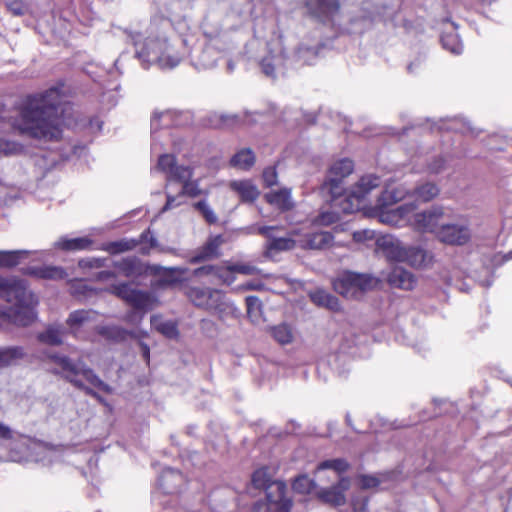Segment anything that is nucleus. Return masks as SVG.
<instances>
[{
    "label": "nucleus",
    "mask_w": 512,
    "mask_h": 512,
    "mask_svg": "<svg viewBox=\"0 0 512 512\" xmlns=\"http://www.w3.org/2000/svg\"><path fill=\"white\" fill-rule=\"evenodd\" d=\"M62 92L59 87L29 95L22 103L19 118L13 126L21 134L39 140H57L62 134L60 104Z\"/></svg>",
    "instance_id": "1"
},
{
    "label": "nucleus",
    "mask_w": 512,
    "mask_h": 512,
    "mask_svg": "<svg viewBox=\"0 0 512 512\" xmlns=\"http://www.w3.org/2000/svg\"><path fill=\"white\" fill-rule=\"evenodd\" d=\"M0 298L12 304L1 312L10 323L28 326L35 320L38 301L24 280L0 275Z\"/></svg>",
    "instance_id": "2"
},
{
    "label": "nucleus",
    "mask_w": 512,
    "mask_h": 512,
    "mask_svg": "<svg viewBox=\"0 0 512 512\" xmlns=\"http://www.w3.org/2000/svg\"><path fill=\"white\" fill-rule=\"evenodd\" d=\"M48 358L56 366L53 370L55 374H60L75 387L83 390L85 394L95 398L100 403H104V399L92 388L86 386L83 379L94 388H97L107 394L112 393V387L101 380L99 376L82 361L76 363L69 357L56 353L48 355Z\"/></svg>",
    "instance_id": "3"
},
{
    "label": "nucleus",
    "mask_w": 512,
    "mask_h": 512,
    "mask_svg": "<svg viewBox=\"0 0 512 512\" xmlns=\"http://www.w3.org/2000/svg\"><path fill=\"white\" fill-rule=\"evenodd\" d=\"M132 39L136 56L146 67L157 64L161 69H172L181 61V56L168 43L164 35L143 38L140 33H137Z\"/></svg>",
    "instance_id": "4"
},
{
    "label": "nucleus",
    "mask_w": 512,
    "mask_h": 512,
    "mask_svg": "<svg viewBox=\"0 0 512 512\" xmlns=\"http://www.w3.org/2000/svg\"><path fill=\"white\" fill-rule=\"evenodd\" d=\"M252 484L257 489H265L268 505L256 503L255 512H289L292 501L286 496L287 486L282 481H271L267 468H260L252 475Z\"/></svg>",
    "instance_id": "5"
},
{
    "label": "nucleus",
    "mask_w": 512,
    "mask_h": 512,
    "mask_svg": "<svg viewBox=\"0 0 512 512\" xmlns=\"http://www.w3.org/2000/svg\"><path fill=\"white\" fill-rule=\"evenodd\" d=\"M157 170L167 176V180H175L183 183L181 193L184 196L196 197L201 194L197 181H191L192 169L189 166L177 165L176 159L171 154H163L158 158Z\"/></svg>",
    "instance_id": "6"
},
{
    "label": "nucleus",
    "mask_w": 512,
    "mask_h": 512,
    "mask_svg": "<svg viewBox=\"0 0 512 512\" xmlns=\"http://www.w3.org/2000/svg\"><path fill=\"white\" fill-rule=\"evenodd\" d=\"M377 284L378 280L369 274L347 271L333 282V288L347 299H358Z\"/></svg>",
    "instance_id": "7"
},
{
    "label": "nucleus",
    "mask_w": 512,
    "mask_h": 512,
    "mask_svg": "<svg viewBox=\"0 0 512 512\" xmlns=\"http://www.w3.org/2000/svg\"><path fill=\"white\" fill-rule=\"evenodd\" d=\"M106 292L125 301L135 310L147 312L157 306V299L150 292L134 289L126 282L111 284Z\"/></svg>",
    "instance_id": "8"
},
{
    "label": "nucleus",
    "mask_w": 512,
    "mask_h": 512,
    "mask_svg": "<svg viewBox=\"0 0 512 512\" xmlns=\"http://www.w3.org/2000/svg\"><path fill=\"white\" fill-rule=\"evenodd\" d=\"M17 447H19L21 454L11 449L9 455L10 460L14 462L33 460L43 464H50L53 455L56 453V450L51 448L50 445L32 441L25 437H20Z\"/></svg>",
    "instance_id": "9"
},
{
    "label": "nucleus",
    "mask_w": 512,
    "mask_h": 512,
    "mask_svg": "<svg viewBox=\"0 0 512 512\" xmlns=\"http://www.w3.org/2000/svg\"><path fill=\"white\" fill-rule=\"evenodd\" d=\"M444 208L434 205L412 216L411 227L421 233H431L437 237L438 231L444 223Z\"/></svg>",
    "instance_id": "10"
},
{
    "label": "nucleus",
    "mask_w": 512,
    "mask_h": 512,
    "mask_svg": "<svg viewBox=\"0 0 512 512\" xmlns=\"http://www.w3.org/2000/svg\"><path fill=\"white\" fill-rule=\"evenodd\" d=\"M436 238L447 245L463 246L471 239L469 223L465 219H459L452 223L444 222Z\"/></svg>",
    "instance_id": "11"
},
{
    "label": "nucleus",
    "mask_w": 512,
    "mask_h": 512,
    "mask_svg": "<svg viewBox=\"0 0 512 512\" xmlns=\"http://www.w3.org/2000/svg\"><path fill=\"white\" fill-rule=\"evenodd\" d=\"M379 210V220L382 223L395 226L404 227L411 226L412 216L417 206L415 203H405L396 208H382L376 207Z\"/></svg>",
    "instance_id": "12"
},
{
    "label": "nucleus",
    "mask_w": 512,
    "mask_h": 512,
    "mask_svg": "<svg viewBox=\"0 0 512 512\" xmlns=\"http://www.w3.org/2000/svg\"><path fill=\"white\" fill-rule=\"evenodd\" d=\"M354 169V164L350 159L344 158L333 163L330 167L328 178L324 183L325 189L336 198L342 195V180L350 175Z\"/></svg>",
    "instance_id": "13"
},
{
    "label": "nucleus",
    "mask_w": 512,
    "mask_h": 512,
    "mask_svg": "<svg viewBox=\"0 0 512 512\" xmlns=\"http://www.w3.org/2000/svg\"><path fill=\"white\" fill-rule=\"evenodd\" d=\"M378 250L390 261L403 262L406 249L401 241L391 236H382L376 240Z\"/></svg>",
    "instance_id": "14"
},
{
    "label": "nucleus",
    "mask_w": 512,
    "mask_h": 512,
    "mask_svg": "<svg viewBox=\"0 0 512 512\" xmlns=\"http://www.w3.org/2000/svg\"><path fill=\"white\" fill-rule=\"evenodd\" d=\"M24 356V350L19 346L0 348V368L11 365L16 360L21 359ZM0 439L13 440L14 432L0 422Z\"/></svg>",
    "instance_id": "15"
},
{
    "label": "nucleus",
    "mask_w": 512,
    "mask_h": 512,
    "mask_svg": "<svg viewBox=\"0 0 512 512\" xmlns=\"http://www.w3.org/2000/svg\"><path fill=\"white\" fill-rule=\"evenodd\" d=\"M187 298L198 308L206 311L211 310L212 303L215 302L219 295L218 289L203 288V287H187L185 289Z\"/></svg>",
    "instance_id": "16"
},
{
    "label": "nucleus",
    "mask_w": 512,
    "mask_h": 512,
    "mask_svg": "<svg viewBox=\"0 0 512 512\" xmlns=\"http://www.w3.org/2000/svg\"><path fill=\"white\" fill-rule=\"evenodd\" d=\"M349 488V480L346 478L340 479L337 485L327 489L320 490L317 495L318 498L324 503L341 506L345 503V491Z\"/></svg>",
    "instance_id": "17"
},
{
    "label": "nucleus",
    "mask_w": 512,
    "mask_h": 512,
    "mask_svg": "<svg viewBox=\"0 0 512 512\" xmlns=\"http://www.w3.org/2000/svg\"><path fill=\"white\" fill-rule=\"evenodd\" d=\"M412 196L411 190L404 185L387 186L377 199L376 207L387 208Z\"/></svg>",
    "instance_id": "18"
},
{
    "label": "nucleus",
    "mask_w": 512,
    "mask_h": 512,
    "mask_svg": "<svg viewBox=\"0 0 512 512\" xmlns=\"http://www.w3.org/2000/svg\"><path fill=\"white\" fill-rule=\"evenodd\" d=\"M224 240L221 235L208 239V241L190 258V263L196 264L219 256V248Z\"/></svg>",
    "instance_id": "19"
},
{
    "label": "nucleus",
    "mask_w": 512,
    "mask_h": 512,
    "mask_svg": "<svg viewBox=\"0 0 512 512\" xmlns=\"http://www.w3.org/2000/svg\"><path fill=\"white\" fill-rule=\"evenodd\" d=\"M380 185L379 177L375 175H366L360 178V180L353 186L349 197L355 199L358 205L363 201L366 196L375 188Z\"/></svg>",
    "instance_id": "20"
},
{
    "label": "nucleus",
    "mask_w": 512,
    "mask_h": 512,
    "mask_svg": "<svg viewBox=\"0 0 512 512\" xmlns=\"http://www.w3.org/2000/svg\"><path fill=\"white\" fill-rule=\"evenodd\" d=\"M388 282L393 287L411 290L415 286L416 279L410 271L397 266L389 273Z\"/></svg>",
    "instance_id": "21"
},
{
    "label": "nucleus",
    "mask_w": 512,
    "mask_h": 512,
    "mask_svg": "<svg viewBox=\"0 0 512 512\" xmlns=\"http://www.w3.org/2000/svg\"><path fill=\"white\" fill-rule=\"evenodd\" d=\"M309 12L317 17H328L339 10L338 0H305Z\"/></svg>",
    "instance_id": "22"
},
{
    "label": "nucleus",
    "mask_w": 512,
    "mask_h": 512,
    "mask_svg": "<svg viewBox=\"0 0 512 512\" xmlns=\"http://www.w3.org/2000/svg\"><path fill=\"white\" fill-rule=\"evenodd\" d=\"M214 303L211 305L209 312H214L218 315L219 319L225 320L226 318H234L239 315V310L233 302L226 298L225 294L219 290V295L216 297Z\"/></svg>",
    "instance_id": "23"
},
{
    "label": "nucleus",
    "mask_w": 512,
    "mask_h": 512,
    "mask_svg": "<svg viewBox=\"0 0 512 512\" xmlns=\"http://www.w3.org/2000/svg\"><path fill=\"white\" fill-rule=\"evenodd\" d=\"M265 199L281 211H289L294 207L291 190L287 188L273 190L265 195Z\"/></svg>",
    "instance_id": "24"
},
{
    "label": "nucleus",
    "mask_w": 512,
    "mask_h": 512,
    "mask_svg": "<svg viewBox=\"0 0 512 512\" xmlns=\"http://www.w3.org/2000/svg\"><path fill=\"white\" fill-rule=\"evenodd\" d=\"M159 483L166 493H175L184 483V476L175 469L167 468L162 472Z\"/></svg>",
    "instance_id": "25"
},
{
    "label": "nucleus",
    "mask_w": 512,
    "mask_h": 512,
    "mask_svg": "<svg viewBox=\"0 0 512 512\" xmlns=\"http://www.w3.org/2000/svg\"><path fill=\"white\" fill-rule=\"evenodd\" d=\"M24 273L36 278L48 280H61L67 277L66 271L59 266L28 267L25 269Z\"/></svg>",
    "instance_id": "26"
},
{
    "label": "nucleus",
    "mask_w": 512,
    "mask_h": 512,
    "mask_svg": "<svg viewBox=\"0 0 512 512\" xmlns=\"http://www.w3.org/2000/svg\"><path fill=\"white\" fill-rule=\"evenodd\" d=\"M93 241L88 237L68 238L61 237L55 243L54 247L63 251H82L91 247Z\"/></svg>",
    "instance_id": "27"
},
{
    "label": "nucleus",
    "mask_w": 512,
    "mask_h": 512,
    "mask_svg": "<svg viewBox=\"0 0 512 512\" xmlns=\"http://www.w3.org/2000/svg\"><path fill=\"white\" fill-rule=\"evenodd\" d=\"M309 297L319 307H325L331 311H339L341 308L338 298L326 290L315 289L309 293Z\"/></svg>",
    "instance_id": "28"
},
{
    "label": "nucleus",
    "mask_w": 512,
    "mask_h": 512,
    "mask_svg": "<svg viewBox=\"0 0 512 512\" xmlns=\"http://www.w3.org/2000/svg\"><path fill=\"white\" fill-rule=\"evenodd\" d=\"M404 263L416 268L427 266L431 262V255L420 247L407 246Z\"/></svg>",
    "instance_id": "29"
},
{
    "label": "nucleus",
    "mask_w": 512,
    "mask_h": 512,
    "mask_svg": "<svg viewBox=\"0 0 512 512\" xmlns=\"http://www.w3.org/2000/svg\"><path fill=\"white\" fill-rule=\"evenodd\" d=\"M230 188L240 196L243 202H253L259 196L257 187L248 180L232 181Z\"/></svg>",
    "instance_id": "30"
},
{
    "label": "nucleus",
    "mask_w": 512,
    "mask_h": 512,
    "mask_svg": "<svg viewBox=\"0 0 512 512\" xmlns=\"http://www.w3.org/2000/svg\"><path fill=\"white\" fill-rule=\"evenodd\" d=\"M113 266L125 277L139 276L143 272L142 264L136 257H126L114 261Z\"/></svg>",
    "instance_id": "31"
},
{
    "label": "nucleus",
    "mask_w": 512,
    "mask_h": 512,
    "mask_svg": "<svg viewBox=\"0 0 512 512\" xmlns=\"http://www.w3.org/2000/svg\"><path fill=\"white\" fill-rule=\"evenodd\" d=\"M333 235L328 231H320L308 234L305 239V247L309 249L323 250L332 246Z\"/></svg>",
    "instance_id": "32"
},
{
    "label": "nucleus",
    "mask_w": 512,
    "mask_h": 512,
    "mask_svg": "<svg viewBox=\"0 0 512 512\" xmlns=\"http://www.w3.org/2000/svg\"><path fill=\"white\" fill-rule=\"evenodd\" d=\"M33 253L30 250H0V267H14Z\"/></svg>",
    "instance_id": "33"
},
{
    "label": "nucleus",
    "mask_w": 512,
    "mask_h": 512,
    "mask_svg": "<svg viewBox=\"0 0 512 512\" xmlns=\"http://www.w3.org/2000/svg\"><path fill=\"white\" fill-rule=\"evenodd\" d=\"M98 333L106 339L122 342L127 339V337L136 338L137 334L134 331H128L122 327L110 325V326H101L97 329Z\"/></svg>",
    "instance_id": "34"
},
{
    "label": "nucleus",
    "mask_w": 512,
    "mask_h": 512,
    "mask_svg": "<svg viewBox=\"0 0 512 512\" xmlns=\"http://www.w3.org/2000/svg\"><path fill=\"white\" fill-rule=\"evenodd\" d=\"M95 314L92 310H75L71 312L66 320V324L70 330L75 333L82 325L91 321Z\"/></svg>",
    "instance_id": "35"
},
{
    "label": "nucleus",
    "mask_w": 512,
    "mask_h": 512,
    "mask_svg": "<svg viewBox=\"0 0 512 512\" xmlns=\"http://www.w3.org/2000/svg\"><path fill=\"white\" fill-rule=\"evenodd\" d=\"M151 326L168 338H175L178 335L177 326L172 321H166L160 315H153L150 319Z\"/></svg>",
    "instance_id": "36"
},
{
    "label": "nucleus",
    "mask_w": 512,
    "mask_h": 512,
    "mask_svg": "<svg viewBox=\"0 0 512 512\" xmlns=\"http://www.w3.org/2000/svg\"><path fill=\"white\" fill-rule=\"evenodd\" d=\"M254 163L255 155L249 148L241 149L230 160L231 166L242 170L250 169Z\"/></svg>",
    "instance_id": "37"
},
{
    "label": "nucleus",
    "mask_w": 512,
    "mask_h": 512,
    "mask_svg": "<svg viewBox=\"0 0 512 512\" xmlns=\"http://www.w3.org/2000/svg\"><path fill=\"white\" fill-rule=\"evenodd\" d=\"M439 192L440 189L438 188V186L430 182L419 185L411 191L412 197H415L416 199L424 203L433 200L435 197L438 196Z\"/></svg>",
    "instance_id": "38"
},
{
    "label": "nucleus",
    "mask_w": 512,
    "mask_h": 512,
    "mask_svg": "<svg viewBox=\"0 0 512 512\" xmlns=\"http://www.w3.org/2000/svg\"><path fill=\"white\" fill-rule=\"evenodd\" d=\"M295 244V240L290 236L278 237L271 243H265L266 254L273 255L277 252L292 250L294 249Z\"/></svg>",
    "instance_id": "39"
},
{
    "label": "nucleus",
    "mask_w": 512,
    "mask_h": 512,
    "mask_svg": "<svg viewBox=\"0 0 512 512\" xmlns=\"http://www.w3.org/2000/svg\"><path fill=\"white\" fill-rule=\"evenodd\" d=\"M64 330L61 326H51L38 335V339L45 344L60 345L62 343Z\"/></svg>",
    "instance_id": "40"
},
{
    "label": "nucleus",
    "mask_w": 512,
    "mask_h": 512,
    "mask_svg": "<svg viewBox=\"0 0 512 512\" xmlns=\"http://www.w3.org/2000/svg\"><path fill=\"white\" fill-rule=\"evenodd\" d=\"M138 245V241L134 239H121L107 243L103 246V249L110 254H119L133 250Z\"/></svg>",
    "instance_id": "41"
},
{
    "label": "nucleus",
    "mask_w": 512,
    "mask_h": 512,
    "mask_svg": "<svg viewBox=\"0 0 512 512\" xmlns=\"http://www.w3.org/2000/svg\"><path fill=\"white\" fill-rule=\"evenodd\" d=\"M318 55V51L314 48L300 46L295 52V62L301 65L314 64Z\"/></svg>",
    "instance_id": "42"
},
{
    "label": "nucleus",
    "mask_w": 512,
    "mask_h": 512,
    "mask_svg": "<svg viewBox=\"0 0 512 512\" xmlns=\"http://www.w3.org/2000/svg\"><path fill=\"white\" fill-rule=\"evenodd\" d=\"M443 48L453 54H460L463 50L459 36L455 32L444 33L441 37Z\"/></svg>",
    "instance_id": "43"
},
{
    "label": "nucleus",
    "mask_w": 512,
    "mask_h": 512,
    "mask_svg": "<svg viewBox=\"0 0 512 512\" xmlns=\"http://www.w3.org/2000/svg\"><path fill=\"white\" fill-rule=\"evenodd\" d=\"M273 338L280 344L285 345L293 340L291 328L286 324H280L272 328Z\"/></svg>",
    "instance_id": "44"
},
{
    "label": "nucleus",
    "mask_w": 512,
    "mask_h": 512,
    "mask_svg": "<svg viewBox=\"0 0 512 512\" xmlns=\"http://www.w3.org/2000/svg\"><path fill=\"white\" fill-rule=\"evenodd\" d=\"M247 315L252 321H258L262 314V302L257 296H248L245 299Z\"/></svg>",
    "instance_id": "45"
},
{
    "label": "nucleus",
    "mask_w": 512,
    "mask_h": 512,
    "mask_svg": "<svg viewBox=\"0 0 512 512\" xmlns=\"http://www.w3.org/2000/svg\"><path fill=\"white\" fill-rule=\"evenodd\" d=\"M194 208L200 212L208 224L217 223L218 217L206 200L196 202Z\"/></svg>",
    "instance_id": "46"
},
{
    "label": "nucleus",
    "mask_w": 512,
    "mask_h": 512,
    "mask_svg": "<svg viewBox=\"0 0 512 512\" xmlns=\"http://www.w3.org/2000/svg\"><path fill=\"white\" fill-rule=\"evenodd\" d=\"M348 466L349 465L346 460L342 458H337L320 462L319 465L317 466V470L321 471L325 469H331L337 473H342L348 469Z\"/></svg>",
    "instance_id": "47"
},
{
    "label": "nucleus",
    "mask_w": 512,
    "mask_h": 512,
    "mask_svg": "<svg viewBox=\"0 0 512 512\" xmlns=\"http://www.w3.org/2000/svg\"><path fill=\"white\" fill-rule=\"evenodd\" d=\"M292 487L295 492L307 494L310 493L316 487V484L308 476L302 475L295 479Z\"/></svg>",
    "instance_id": "48"
},
{
    "label": "nucleus",
    "mask_w": 512,
    "mask_h": 512,
    "mask_svg": "<svg viewBox=\"0 0 512 512\" xmlns=\"http://www.w3.org/2000/svg\"><path fill=\"white\" fill-rule=\"evenodd\" d=\"M282 231V228L278 226H257L253 227V233H257L259 235H262L267 239L266 243L273 242L274 239H277L278 237H282L280 235V232Z\"/></svg>",
    "instance_id": "49"
},
{
    "label": "nucleus",
    "mask_w": 512,
    "mask_h": 512,
    "mask_svg": "<svg viewBox=\"0 0 512 512\" xmlns=\"http://www.w3.org/2000/svg\"><path fill=\"white\" fill-rule=\"evenodd\" d=\"M339 220V215L336 212L333 211H324L321 212L317 218L315 219V222L318 225L328 226L331 224L336 223Z\"/></svg>",
    "instance_id": "50"
},
{
    "label": "nucleus",
    "mask_w": 512,
    "mask_h": 512,
    "mask_svg": "<svg viewBox=\"0 0 512 512\" xmlns=\"http://www.w3.org/2000/svg\"><path fill=\"white\" fill-rule=\"evenodd\" d=\"M230 272H237L244 275H253L258 272V269L250 264H232L227 267Z\"/></svg>",
    "instance_id": "51"
},
{
    "label": "nucleus",
    "mask_w": 512,
    "mask_h": 512,
    "mask_svg": "<svg viewBox=\"0 0 512 512\" xmlns=\"http://www.w3.org/2000/svg\"><path fill=\"white\" fill-rule=\"evenodd\" d=\"M447 129L459 131L461 133L474 134V130L471 127L470 123L458 119L451 120V124L447 127Z\"/></svg>",
    "instance_id": "52"
},
{
    "label": "nucleus",
    "mask_w": 512,
    "mask_h": 512,
    "mask_svg": "<svg viewBox=\"0 0 512 512\" xmlns=\"http://www.w3.org/2000/svg\"><path fill=\"white\" fill-rule=\"evenodd\" d=\"M183 195L181 192H179L177 195L173 196L170 193H167V201L162 208L161 212H165L167 210H170L172 208L178 207L181 204H183Z\"/></svg>",
    "instance_id": "53"
},
{
    "label": "nucleus",
    "mask_w": 512,
    "mask_h": 512,
    "mask_svg": "<svg viewBox=\"0 0 512 512\" xmlns=\"http://www.w3.org/2000/svg\"><path fill=\"white\" fill-rule=\"evenodd\" d=\"M79 267L81 268H101L105 265V259L102 258H84L79 260Z\"/></svg>",
    "instance_id": "54"
},
{
    "label": "nucleus",
    "mask_w": 512,
    "mask_h": 512,
    "mask_svg": "<svg viewBox=\"0 0 512 512\" xmlns=\"http://www.w3.org/2000/svg\"><path fill=\"white\" fill-rule=\"evenodd\" d=\"M263 181L267 187H271L277 183V171L275 167H267L263 171Z\"/></svg>",
    "instance_id": "55"
},
{
    "label": "nucleus",
    "mask_w": 512,
    "mask_h": 512,
    "mask_svg": "<svg viewBox=\"0 0 512 512\" xmlns=\"http://www.w3.org/2000/svg\"><path fill=\"white\" fill-rule=\"evenodd\" d=\"M20 150V146L15 142L0 140V154L11 155Z\"/></svg>",
    "instance_id": "56"
},
{
    "label": "nucleus",
    "mask_w": 512,
    "mask_h": 512,
    "mask_svg": "<svg viewBox=\"0 0 512 512\" xmlns=\"http://www.w3.org/2000/svg\"><path fill=\"white\" fill-rule=\"evenodd\" d=\"M274 62H275V59L272 56L265 57L261 61L260 66H261V69H262L263 73L266 76H269V77H274L275 76V74H274L275 63Z\"/></svg>",
    "instance_id": "57"
},
{
    "label": "nucleus",
    "mask_w": 512,
    "mask_h": 512,
    "mask_svg": "<svg viewBox=\"0 0 512 512\" xmlns=\"http://www.w3.org/2000/svg\"><path fill=\"white\" fill-rule=\"evenodd\" d=\"M210 274L219 275V268L216 266H213V265H207V266H202V267H199V268L193 270V276H195V277H201L203 275H210Z\"/></svg>",
    "instance_id": "58"
},
{
    "label": "nucleus",
    "mask_w": 512,
    "mask_h": 512,
    "mask_svg": "<svg viewBox=\"0 0 512 512\" xmlns=\"http://www.w3.org/2000/svg\"><path fill=\"white\" fill-rule=\"evenodd\" d=\"M144 313L134 309L125 315L124 320L130 324L138 325L142 321Z\"/></svg>",
    "instance_id": "59"
},
{
    "label": "nucleus",
    "mask_w": 512,
    "mask_h": 512,
    "mask_svg": "<svg viewBox=\"0 0 512 512\" xmlns=\"http://www.w3.org/2000/svg\"><path fill=\"white\" fill-rule=\"evenodd\" d=\"M359 479L363 489L374 488L379 485V480L374 476L362 475Z\"/></svg>",
    "instance_id": "60"
},
{
    "label": "nucleus",
    "mask_w": 512,
    "mask_h": 512,
    "mask_svg": "<svg viewBox=\"0 0 512 512\" xmlns=\"http://www.w3.org/2000/svg\"><path fill=\"white\" fill-rule=\"evenodd\" d=\"M374 232L371 230H362V231H355L353 233V239L356 242H362L365 240L373 239Z\"/></svg>",
    "instance_id": "61"
},
{
    "label": "nucleus",
    "mask_w": 512,
    "mask_h": 512,
    "mask_svg": "<svg viewBox=\"0 0 512 512\" xmlns=\"http://www.w3.org/2000/svg\"><path fill=\"white\" fill-rule=\"evenodd\" d=\"M299 115H300V112L297 110H285L283 112L282 120L284 122L294 121L295 124H298Z\"/></svg>",
    "instance_id": "62"
},
{
    "label": "nucleus",
    "mask_w": 512,
    "mask_h": 512,
    "mask_svg": "<svg viewBox=\"0 0 512 512\" xmlns=\"http://www.w3.org/2000/svg\"><path fill=\"white\" fill-rule=\"evenodd\" d=\"M149 242L150 244V247H156L157 246V240L156 238L152 235V233L150 232V230H147L145 232H143L140 236V240L138 241V244L140 242Z\"/></svg>",
    "instance_id": "63"
},
{
    "label": "nucleus",
    "mask_w": 512,
    "mask_h": 512,
    "mask_svg": "<svg viewBox=\"0 0 512 512\" xmlns=\"http://www.w3.org/2000/svg\"><path fill=\"white\" fill-rule=\"evenodd\" d=\"M243 290H255L260 291L264 289V284L259 281H248L241 286Z\"/></svg>",
    "instance_id": "64"
}]
</instances>
